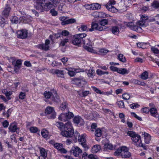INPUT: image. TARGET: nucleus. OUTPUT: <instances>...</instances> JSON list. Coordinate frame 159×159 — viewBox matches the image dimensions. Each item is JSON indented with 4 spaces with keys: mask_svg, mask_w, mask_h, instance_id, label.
Masks as SVG:
<instances>
[{
    "mask_svg": "<svg viewBox=\"0 0 159 159\" xmlns=\"http://www.w3.org/2000/svg\"><path fill=\"white\" fill-rule=\"evenodd\" d=\"M34 6L39 12L47 11L56 7L59 3L58 0H34Z\"/></svg>",
    "mask_w": 159,
    "mask_h": 159,
    "instance_id": "obj_1",
    "label": "nucleus"
},
{
    "mask_svg": "<svg viewBox=\"0 0 159 159\" xmlns=\"http://www.w3.org/2000/svg\"><path fill=\"white\" fill-rule=\"evenodd\" d=\"M148 19L147 17H145L143 15L141 20L137 22L135 24L133 22H124V24L131 30L138 32H141L143 30L142 28L146 27L148 25Z\"/></svg>",
    "mask_w": 159,
    "mask_h": 159,
    "instance_id": "obj_2",
    "label": "nucleus"
},
{
    "mask_svg": "<svg viewBox=\"0 0 159 159\" xmlns=\"http://www.w3.org/2000/svg\"><path fill=\"white\" fill-rule=\"evenodd\" d=\"M86 135L85 134H83L78 138V141L80 144H81L83 147L85 149H88L89 147L86 143Z\"/></svg>",
    "mask_w": 159,
    "mask_h": 159,
    "instance_id": "obj_11",
    "label": "nucleus"
},
{
    "mask_svg": "<svg viewBox=\"0 0 159 159\" xmlns=\"http://www.w3.org/2000/svg\"><path fill=\"white\" fill-rule=\"evenodd\" d=\"M72 70H68L69 71L68 72V75L71 77H72L76 74V73L78 72L79 71H77L78 69H71Z\"/></svg>",
    "mask_w": 159,
    "mask_h": 159,
    "instance_id": "obj_27",
    "label": "nucleus"
},
{
    "mask_svg": "<svg viewBox=\"0 0 159 159\" xmlns=\"http://www.w3.org/2000/svg\"><path fill=\"white\" fill-rule=\"evenodd\" d=\"M118 58L120 61L123 62H125V58L124 56L122 54H120L119 55Z\"/></svg>",
    "mask_w": 159,
    "mask_h": 159,
    "instance_id": "obj_40",
    "label": "nucleus"
},
{
    "mask_svg": "<svg viewBox=\"0 0 159 159\" xmlns=\"http://www.w3.org/2000/svg\"><path fill=\"white\" fill-rule=\"evenodd\" d=\"M107 20L106 19H103L100 22V25L102 26H104L107 23Z\"/></svg>",
    "mask_w": 159,
    "mask_h": 159,
    "instance_id": "obj_57",
    "label": "nucleus"
},
{
    "mask_svg": "<svg viewBox=\"0 0 159 159\" xmlns=\"http://www.w3.org/2000/svg\"><path fill=\"white\" fill-rule=\"evenodd\" d=\"M128 135L131 137V139L136 144L137 147H141L143 148L144 149L146 150L147 148L146 146L144 145L141 143H140L139 144L136 143L140 140L141 137L133 131H128L127 132Z\"/></svg>",
    "mask_w": 159,
    "mask_h": 159,
    "instance_id": "obj_4",
    "label": "nucleus"
},
{
    "mask_svg": "<svg viewBox=\"0 0 159 159\" xmlns=\"http://www.w3.org/2000/svg\"><path fill=\"white\" fill-rule=\"evenodd\" d=\"M114 155L116 156H120L122 157L128 158L131 156L130 153L128 151L127 148L125 146L118 148L114 152Z\"/></svg>",
    "mask_w": 159,
    "mask_h": 159,
    "instance_id": "obj_5",
    "label": "nucleus"
},
{
    "mask_svg": "<svg viewBox=\"0 0 159 159\" xmlns=\"http://www.w3.org/2000/svg\"><path fill=\"white\" fill-rule=\"evenodd\" d=\"M154 20L156 21L157 24L159 25V14L157 15L154 17Z\"/></svg>",
    "mask_w": 159,
    "mask_h": 159,
    "instance_id": "obj_64",
    "label": "nucleus"
},
{
    "mask_svg": "<svg viewBox=\"0 0 159 159\" xmlns=\"http://www.w3.org/2000/svg\"><path fill=\"white\" fill-rule=\"evenodd\" d=\"M52 100L56 102H58L60 101L59 96L57 95L56 92H54V94H52Z\"/></svg>",
    "mask_w": 159,
    "mask_h": 159,
    "instance_id": "obj_26",
    "label": "nucleus"
},
{
    "mask_svg": "<svg viewBox=\"0 0 159 159\" xmlns=\"http://www.w3.org/2000/svg\"><path fill=\"white\" fill-rule=\"evenodd\" d=\"M84 48L90 52H91L92 53H95L96 52V51L93 49L92 48L87 46L86 45H84Z\"/></svg>",
    "mask_w": 159,
    "mask_h": 159,
    "instance_id": "obj_32",
    "label": "nucleus"
},
{
    "mask_svg": "<svg viewBox=\"0 0 159 159\" xmlns=\"http://www.w3.org/2000/svg\"><path fill=\"white\" fill-rule=\"evenodd\" d=\"M53 94L52 92L48 91H45L44 93V95L46 98L49 99Z\"/></svg>",
    "mask_w": 159,
    "mask_h": 159,
    "instance_id": "obj_33",
    "label": "nucleus"
},
{
    "mask_svg": "<svg viewBox=\"0 0 159 159\" xmlns=\"http://www.w3.org/2000/svg\"><path fill=\"white\" fill-rule=\"evenodd\" d=\"M102 134V130L99 128H98L95 132V135L97 137H100Z\"/></svg>",
    "mask_w": 159,
    "mask_h": 159,
    "instance_id": "obj_36",
    "label": "nucleus"
},
{
    "mask_svg": "<svg viewBox=\"0 0 159 159\" xmlns=\"http://www.w3.org/2000/svg\"><path fill=\"white\" fill-rule=\"evenodd\" d=\"M112 33L115 35H118L120 31L118 28L117 26L113 27L111 29Z\"/></svg>",
    "mask_w": 159,
    "mask_h": 159,
    "instance_id": "obj_30",
    "label": "nucleus"
},
{
    "mask_svg": "<svg viewBox=\"0 0 159 159\" xmlns=\"http://www.w3.org/2000/svg\"><path fill=\"white\" fill-rule=\"evenodd\" d=\"M123 98L125 100H129L130 98V95L129 94L125 93L122 95Z\"/></svg>",
    "mask_w": 159,
    "mask_h": 159,
    "instance_id": "obj_48",
    "label": "nucleus"
},
{
    "mask_svg": "<svg viewBox=\"0 0 159 159\" xmlns=\"http://www.w3.org/2000/svg\"><path fill=\"white\" fill-rule=\"evenodd\" d=\"M73 81L76 85L80 87H83L86 83L85 80L82 77L75 78L74 79Z\"/></svg>",
    "mask_w": 159,
    "mask_h": 159,
    "instance_id": "obj_12",
    "label": "nucleus"
},
{
    "mask_svg": "<svg viewBox=\"0 0 159 159\" xmlns=\"http://www.w3.org/2000/svg\"><path fill=\"white\" fill-rule=\"evenodd\" d=\"M92 10H96L100 9L101 5L98 3H94L92 4Z\"/></svg>",
    "mask_w": 159,
    "mask_h": 159,
    "instance_id": "obj_37",
    "label": "nucleus"
},
{
    "mask_svg": "<svg viewBox=\"0 0 159 159\" xmlns=\"http://www.w3.org/2000/svg\"><path fill=\"white\" fill-rule=\"evenodd\" d=\"M74 116L73 113L68 111L66 113H62L60 114L58 117V119L61 121L65 122L71 119Z\"/></svg>",
    "mask_w": 159,
    "mask_h": 159,
    "instance_id": "obj_7",
    "label": "nucleus"
},
{
    "mask_svg": "<svg viewBox=\"0 0 159 159\" xmlns=\"http://www.w3.org/2000/svg\"><path fill=\"white\" fill-rule=\"evenodd\" d=\"M82 96L85 97L89 94H90V93L89 91H83L82 92Z\"/></svg>",
    "mask_w": 159,
    "mask_h": 159,
    "instance_id": "obj_59",
    "label": "nucleus"
},
{
    "mask_svg": "<svg viewBox=\"0 0 159 159\" xmlns=\"http://www.w3.org/2000/svg\"><path fill=\"white\" fill-rule=\"evenodd\" d=\"M50 12L53 16H57L58 14L57 12L54 8L51 9L50 11Z\"/></svg>",
    "mask_w": 159,
    "mask_h": 159,
    "instance_id": "obj_51",
    "label": "nucleus"
},
{
    "mask_svg": "<svg viewBox=\"0 0 159 159\" xmlns=\"http://www.w3.org/2000/svg\"><path fill=\"white\" fill-rule=\"evenodd\" d=\"M86 116L87 118L89 120H92L94 119L93 111L90 112L89 114L87 113V114H86Z\"/></svg>",
    "mask_w": 159,
    "mask_h": 159,
    "instance_id": "obj_44",
    "label": "nucleus"
},
{
    "mask_svg": "<svg viewBox=\"0 0 159 159\" xmlns=\"http://www.w3.org/2000/svg\"><path fill=\"white\" fill-rule=\"evenodd\" d=\"M11 20L12 23H17L19 22L18 18L16 16L11 18Z\"/></svg>",
    "mask_w": 159,
    "mask_h": 159,
    "instance_id": "obj_50",
    "label": "nucleus"
},
{
    "mask_svg": "<svg viewBox=\"0 0 159 159\" xmlns=\"http://www.w3.org/2000/svg\"><path fill=\"white\" fill-rule=\"evenodd\" d=\"M101 149V147L99 145H95L92 148L91 152L93 153H96L98 152Z\"/></svg>",
    "mask_w": 159,
    "mask_h": 159,
    "instance_id": "obj_24",
    "label": "nucleus"
},
{
    "mask_svg": "<svg viewBox=\"0 0 159 159\" xmlns=\"http://www.w3.org/2000/svg\"><path fill=\"white\" fill-rule=\"evenodd\" d=\"M28 32L26 30H18L16 32L17 37L20 39H24L27 36Z\"/></svg>",
    "mask_w": 159,
    "mask_h": 159,
    "instance_id": "obj_14",
    "label": "nucleus"
},
{
    "mask_svg": "<svg viewBox=\"0 0 159 159\" xmlns=\"http://www.w3.org/2000/svg\"><path fill=\"white\" fill-rule=\"evenodd\" d=\"M94 73L95 71L94 69L93 68H90L89 70L88 75L89 77H92L94 76Z\"/></svg>",
    "mask_w": 159,
    "mask_h": 159,
    "instance_id": "obj_34",
    "label": "nucleus"
},
{
    "mask_svg": "<svg viewBox=\"0 0 159 159\" xmlns=\"http://www.w3.org/2000/svg\"><path fill=\"white\" fill-rule=\"evenodd\" d=\"M68 104L66 102H63L61 104L60 106V108L61 109L64 111V110L67 108Z\"/></svg>",
    "mask_w": 159,
    "mask_h": 159,
    "instance_id": "obj_41",
    "label": "nucleus"
},
{
    "mask_svg": "<svg viewBox=\"0 0 159 159\" xmlns=\"http://www.w3.org/2000/svg\"><path fill=\"white\" fill-rule=\"evenodd\" d=\"M74 123L76 124H80V125H83L84 124V121L80 116H75L73 119Z\"/></svg>",
    "mask_w": 159,
    "mask_h": 159,
    "instance_id": "obj_17",
    "label": "nucleus"
},
{
    "mask_svg": "<svg viewBox=\"0 0 159 159\" xmlns=\"http://www.w3.org/2000/svg\"><path fill=\"white\" fill-rule=\"evenodd\" d=\"M21 64V61L20 60H17L16 61L12 62V64L15 67H17L19 68H20V66Z\"/></svg>",
    "mask_w": 159,
    "mask_h": 159,
    "instance_id": "obj_38",
    "label": "nucleus"
},
{
    "mask_svg": "<svg viewBox=\"0 0 159 159\" xmlns=\"http://www.w3.org/2000/svg\"><path fill=\"white\" fill-rule=\"evenodd\" d=\"M151 115L156 118L159 119V114L157 112V109L155 108H152L150 109Z\"/></svg>",
    "mask_w": 159,
    "mask_h": 159,
    "instance_id": "obj_19",
    "label": "nucleus"
},
{
    "mask_svg": "<svg viewBox=\"0 0 159 159\" xmlns=\"http://www.w3.org/2000/svg\"><path fill=\"white\" fill-rule=\"evenodd\" d=\"M151 50L154 54H159V50H158L157 48H155V47H151Z\"/></svg>",
    "mask_w": 159,
    "mask_h": 159,
    "instance_id": "obj_47",
    "label": "nucleus"
},
{
    "mask_svg": "<svg viewBox=\"0 0 159 159\" xmlns=\"http://www.w3.org/2000/svg\"><path fill=\"white\" fill-rule=\"evenodd\" d=\"M61 34L63 36H66L69 34V33L67 30H64L62 31Z\"/></svg>",
    "mask_w": 159,
    "mask_h": 159,
    "instance_id": "obj_61",
    "label": "nucleus"
},
{
    "mask_svg": "<svg viewBox=\"0 0 159 159\" xmlns=\"http://www.w3.org/2000/svg\"><path fill=\"white\" fill-rule=\"evenodd\" d=\"M139 105L137 103H133L129 105L130 107L132 109H135L139 107Z\"/></svg>",
    "mask_w": 159,
    "mask_h": 159,
    "instance_id": "obj_53",
    "label": "nucleus"
},
{
    "mask_svg": "<svg viewBox=\"0 0 159 159\" xmlns=\"http://www.w3.org/2000/svg\"><path fill=\"white\" fill-rule=\"evenodd\" d=\"M30 131L32 133H36L38 130V128L35 127H31L30 129Z\"/></svg>",
    "mask_w": 159,
    "mask_h": 159,
    "instance_id": "obj_49",
    "label": "nucleus"
},
{
    "mask_svg": "<svg viewBox=\"0 0 159 159\" xmlns=\"http://www.w3.org/2000/svg\"><path fill=\"white\" fill-rule=\"evenodd\" d=\"M146 44L143 43H137V46L140 48H141L143 49H144L145 48V46Z\"/></svg>",
    "mask_w": 159,
    "mask_h": 159,
    "instance_id": "obj_56",
    "label": "nucleus"
},
{
    "mask_svg": "<svg viewBox=\"0 0 159 159\" xmlns=\"http://www.w3.org/2000/svg\"><path fill=\"white\" fill-rule=\"evenodd\" d=\"M39 151L41 154V156L45 159L47 157V153L46 150L44 148H39Z\"/></svg>",
    "mask_w": 159,
    "mask_h": 159,
    "instance_id": "obj_25",
    "label": "nucleus"
},
{
    "mask_svg": "<svg viewBox=\"0 0 159 159\" xmlns=\"http://www.w3.org/2000/svg\"><path fill=\"white\" fill-rule=\"evenodd\" d=\"M45 113L46 114L49 115L48 116L49 119H53L56 117V113L53 107L48 106L45 109Z\"/></svg>",
    "mask_w": 159,
    "mask_h": 159,
    "instance_id": "obj_8",
    "label": "nucleus"
},
{
    "mask_svg": "<svg viewBox=\"0 0 159 159\" xmlns=\"http://www.w3.org/2000/svg\"><path fill=\"white\" fill-rule=\"evenodd\" d=\"M56 125L57 127L60 129H62L63 127H64V126L63 125V124L61 122H57L56 124Z\"/></svg>",
    "mask_w": 159,
    "mask_h": 159,
    "instance_id": "obj_52",
    "label": "nucleus"
},
{
    "mask_svg": "<svg viewBox=\"0 0 159 159\" xmlns=\"http://www.w3.org/2000/svg\"><path fill=\"white\" fill-rule=\"evenodd\" d=\"M86 36V34L84 33L76 34L74 36V39L72 41V43L75 45H77L80 44L82 41L83 44H85L86 42L88 41V39H86L85 41L84 39Z\"/></svg>",
    "mask_w": 159,
    "mask_h": 159,
    "instance_id": "obj_6",
    "label": "nucleus"
},
{
    "mask_svg": "<svg viewBox=\"0 0 159 159\" xmlns=\"http://www.w3.org/2000/svg\"><path fill=\"white\" fill-rule=\"evenodd\" d=\"M73 154L76 157L79 156L80 154L82 153V150L77 146H74L73 147Z\"/></svg>",
    "mask_w": 159,
    "mask_h": 159,
    "instance_id": "obj_18",
    "label": "nucleus"
},
{
    "mask_svg": "<svg viewBox=\"0 0 159 159\" xmlns=\"http://www.w3.org/2000/svg\"><path fill=\"white\" fill-rule=\"evenodd\" d=\"M117 104L119 107L121 108H123L124 107V104L122 101H118L117 102Z\"/></svg>",
    "mask_w": 159,
    "mask_h": 159,
    "instance_id": "obj_54",
    "label": "nucleus"
},
{
    "mask_svg": "<svg viewBox=\"0 0 159 159\" xmlns=\"http://www.w3.org/2000/svg\"><path fill=\"white\" fill-rule=\"evenodd\" d=\"M98 24L95 22H93L91 24V28L89 29V31H92L94 30H97Z\"/></svg>",
    "mask_w": 159,
    "mask_h": 159,
    "instance_id": "obj_31",
    "label": "nucleus"
},
{
    "mask_svg": "<svg viewBox=\"0 0 159 159\" xmlns=\"http://www.w3.org/2000/svg\"><path fill=\"white\" fill-rule=\"evenodd\" d=\"M131 115L133 116L134 117H135L138 120H142V119L141 117L138 116L135 113L132 112L131 113Z\"/></svg>",
    "mask_w": 159,
    "mask_h": 159,
    "instance_id": "obj_58",
    "label": "nucleus"
},
{
    "mask_svg": "<svg viewBox=\"0 0 159 159\" xmlns=\"http://www.w3.org/2000/svg\"><path fill=\"white\" fill-rule=\"evenodd\" d=\"M11 10V8L10 6L6 5L4 10L2 12V14L4 15L7 16L9 15Z\"/></svg>",
    "mask_w": 159,
    "mask_h": 159,
    "instance_id": "obj_23",
    "label": "nucleus"
},
{
    "mask_svg": "<svg viewBox=\"0 0 159 159\" xmlns=\"http://www.w3.org/2000/svg\"><path fill=\"white\" fill-rule=\"evenodd\" d=\"M110 70L113 71H115V72H118L119 68L114 66H111L110 67Z\"/></svg>",
    "mask_w": 159,
    "mask_h": 159,
    "instance_id": "obj_60",
    "label": "nucleus"
},
{
    "mask_svg": "<svg viewBox=\"0 0 159 159\" xmlns=\"http://www.w3.org/2000/svg\"><path fill=\"white\" fill-rule=\"evenodd\" d=\"M92 88L93 90L96 92L97 93L99 94H104L103 92H102L100 90L98 89L96 87L94 86H92Z\"/></svg>",
    "mask_w": 159,
    "mask_h": 159,
    "instance_id": "obj_42",
    "label": "nucleus"
},
{
    "mask_svg": "<svg viewBox=\"0 0 159 159\" xmlns=\"http://www.w3.org/2000/svg\"><path fill=\"white\" fill-rule=\"evenodd\" d=\"M129 72V70L125 68H119L118 73L124 75L128 74Z\"/></svg>",
    "mask_w": 159,
    "mask_h": 159,
    "instance_id": "obj_28",
    "label": "nucleus"
},
{
    "mask_svg": "<svg viewBox=\"0 0 159 159\" xmlns=\"http://www.w3.org/2000/svg\"><path fill=\"white\" fill-rule=\"evenodd\" d=\"M54 147L59 151L61 153H66L67 151L63 148V145L61 143H56L54 144Z\"/></svg>",
    "mask_w": 159,
    "mask_h": 159,
    "instance_id": "obj_16",
    "label": "nucleus"
},
{
    "mask_svg": "<svg viewBox=\"0 0 159 159\" xmlns=\"http://www.w3.org/2000/svg\"><path fill=\"white\" fill-rule=\"evenodd\" d=\"M68 39L66 38L61 41L60 44L62 46H64L65 45L66 43L68 42Z\"/></svg>",
    "mask_w": 159,
    "mask_h": 159,
    "instance_id": "obj_55",
    "label": "nucleus"
},
{
    "mask_svg": "<svg viewBox=\"0 0 159 159\" xmlns=\"http://www.w3.org/2000/svg\"><path fill=\"white\" fill-rule=\"evenodd\" d=\"M2 124L3 126L5 128H7L9 125V123L7 120L4 121Z\"/></svg>",
    "mask_w": 159,
    "mask_h": 159,
    "instance_id": "obj_63",
    "label": "nucleus"
},
{
    "mask_svg": "<svg viewBox=\"0 0 159 159\" xmlns=\"http://www.w3.org/2000/svg\"><path fill=\"white\" fill-rule=\"evenodd\" d=\"M115 4L116 2L114 0H110L105 6L109 11L112 13H115L117 11V9L113 6Z\"/></svg>",
    "mask_w": 159,
    "mask_h": 159,
    "instance_id": "obj_10",
    "label": "nucleus"
},
{
    "mask_svg": "<svg viewBox=\"0 0 159 159\" xmlns=\"http://www.w3.org/2000/svg\"><path fill=\"white\" fill-rule=\"evenodd\" d=\"M50 43V41L49 40L46 39L44 44H39L36 46V47L41 50L47 51L49 50V45Z\"/></svg>",
    "mask_w": 159,
    "mask_h": 159,
    "instance_id": "obj_13",
    "label": "nucleus"
},
{
    "mask_svg": "<svg viewBox=\"0 0 159 159\" xmlns=\"http://www.w3.org/2000/svg\"><path fill=\"white\" fill-rule=\"evenodd\" d=\"M41 134L43 137L47 138L48 137V132L47 130L43 129L42 131Z\"/></svg>",
    "mask_w": 159,
    "mask_h": 159,
    "instance_id": "obj_43",
    "label": "nucleus"
},
{
    "mask_svg": "<svg viewBox=\"0 0 159 159\" xmlns=\"http://www.w3.org/2000/svg\"><path fill=\"white\" fill-rule=\"evenodd\" d=\"M8 129L9 131L12 132H16L17 129H19V128L17 127L16 124V123H13L11 124Z\"/></svg>",
    "mask_w": 159,
    "mask_h": 159,
    "instance_id": "obj_20",
    "label": "nucleus"
},
{
    "mask_svg": "<svg viewBox=\"0 0 159 159\" xmlns=\"http://www.w3.org/2000/svg\"><path fill=\"white\" fill-rule=\"evenodd\" d=\"M63 7L64 5L63 4L59 5L58 7V10L61 12H63L64 11Z\"/></svg>",
    "mask_w": 159,
    "mask_h": 159,
    "instance_id": "obj_62",
    "label": "nucleus"
},
{
    "mask_svg": "<svg viewBox=\"0 0 159 159\" xmlns=\"http://www.w3.org/2000/svg\"><path fill=\"white\" fill-rule=\"evenodd\" d=\"M110 15L106 14L103 12H99V18H105L106 17H109Z\"/></svg>",
    "mask_w": 159,
    "mask_h": 159,
    "instance_id": "obj_39",
    "label": "nucleus"
},
{
    "mask_svg": "<svg viewBox=\"0 0 159 159\" xmlns=\"http://www.w3.org/2000/svg\"><path fill=\"white\" fill-rule=\"evenodd\" d=\"M148 73L147 71L143 73L141 75V78L144 80L147 79L148 78Z\"/></svg>",
    "mask_w": 159,
    "mask_h": 159,
    "instance_id": "obj_35",
    "label": "nucleus"
},
{
    "mask_svg": "<svg viewBox=\"0 0 159 159\" xmlns=\"http://www.w3.org/2000/svg\"><path fill=\"white\" fill-rule=\"evenodd\" d=\"M152 7L156 9L159 8V2L157 1H154L152 4Z\"/></svg>",
    "mask_w": 159,
    "mask_h": 159,
    "instance_id": "obj_46",
    "label": "nucleus"
},
{
    "mask_svg": "<svg viewBox=\"0 0 159 159\" xmlns=\"http://www.w3.org/2000/svg\"><path fill=\"white\" fill-rule=\"evenodd\" d=\"M24 92H20L19 96V98L20 99H25L26 97V94L25 93L26 92H28V90L27 89H25L24 90Z\"/></svg>",
    "mask_w": 159,
    "mask_h": 159,
    "instance_id": "obj_29",
    "label": "nucleus"
},
{
    "mask_svg": "<svg viewBox=\"0 0 159 159\" xmlns=\"http://www.w3.org/2000/svg\"><path fill=\"white\" fill-rule=\"evenodd\" d=\"M109 51L104 48H102L99 50V52L102 55H104L109 52Z\"/></svg>",
    "mask_w": 159,
    "mask_h": 159,
    "instance_id": "obj_45",
    "label": "nucleus"
},
{
    "mask_svg": "<svg viewBox=\"0 0 159 159\" xmlns=\"http://www.w3.org/2000/svg\"><path fill=\"white\" fill-rule=\"evenodd\" d=\"M113 149L114 147L112 144L109 143H107L104 144L103 149L104 151H109L113 150Z\"/></svg>",
    "mask_w": 159,
    "mask_h": 159,
    "instance_id": "obj_22",
    "label": "nucleus"
},
{
    "mask_svg": "<svg viewBox=\"0 0 159 159\" xmlns=\"http://www.w3.org/2000/svg\"><path fill=\"white\" fill-rule=\"evenodd\" d=\"M64 130L61 133V134L66 137H71L74 134V131L73 129L71 122L68 121L64 126Z\"/></svg>",
    "mask_w": 159,
    "mask_h": 159,
    "instance_id": "obj_3",
    "label": "nucleus"
},
{
    "mask_svg": "<svg viewBox=\"0 0 159 159\" xmlns=\"http://www.w3.org/2000/svg\"><path fill=\"white\" fill-rule=\"evenodd\" d=\"M51 72L53 74H56L58 77L63 78L64 77V71L61 70L52 69Z\"/></svg>",
    "mask_w": 159,
    "mask_h": 159,
    "instance_id": "obj_15",
    "label": "nucleus"
},
{
    "mask_svg": "<svg viewBox=\"0 0 159 159\" xmlns=\"http://www.w3.org/2000/svg\"><path fill=\"white\" fill-rule=\"evenodd\" d=\"M142 134L143 135L145 143L147 144L149 143L151 139L150 135L145 132H142Z\"/></svg>",
    "mask_w": 159,
    "mask_h": 159,
    "instance_id": "obj_21",
    "label": "nucleus"
},
{
    "mask_svg": "<svg viewBox=\"0 0 159 159\" xmlns=\"http://www.w3.org/2000/svg\"><path fill=\"white\" fill-rule=\"evenodd\" d=\"M68 17L65 16H61L59 18V20L61 21V24L62 25L71 24L76 22V20L75 19H68Z\"/></svg>",
    "mask_w": 159,
    "mask_h": 159,
    "instance_id": "obj_9",
    "label": "nucleus"
}]
</instances>
